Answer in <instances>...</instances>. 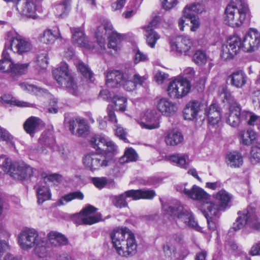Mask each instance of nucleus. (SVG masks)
<instances>
[{
  "label": "nucleus",
  "mask_w": 260,
  "mask_h": 260,
  "mask_svg": "<svg viewBox=\"0 0 260 260\" xmlns=\"http://www.w3.org/2000/svg\"><path fill=\"white\" fill-rule=\"evenodd\" d=\"M168 159L172 163L183 169H187L190 162L188 155L186 154H173L169 156Z\"/></svg>",
  "instance_id": "nucleus-31"
},
{
  "label": "nucleus",
  "mask_w": 260,
  "mask_h": 260,
  "mask_svg": "<svg viewBox=\"0 0 260 260\" xmlns=\"http://www.w3.org/2000/svg\"><path fill=\"white\" fill-rule=\"evenodd\" d=\"M2 56V58L0 60V70L4 72H11L13 62L6 49H4Z\"/></svg>",
  "instance_id": "nucleus-38"
},
{
  "label": "nucleus",
  "mask_w": 260,
  "mask_h": 260,
  "mask_svg": "<svg viewBox=\"0 0 260 260\" xmlns=\"http://www.w3.org/2000/svg\"><path fill=\"white\" fill-rule=\"evenodd\" d=\"M201 106V103L196 100L191 101L186 104L182 112L184 119L190 121L197 119Z\"/></svg>",
  "instance_id": "nucleus-24"
},
{
  "label": "nucleus",
  "mask_w": 260,
  "mask_h": 260,
  "mask_svg": "<svg viewBox=\"0 0 260 260\" xmlns=\"http://www.w3.org/2000/svg\"><path fill=\"white\" fill-rule=\"evenodd\" d=\"M28 64L27 63L19 64L13 63L11 73L15 75L25 74L27 70Z\"/></svg>",
  "instance_id": "nucleus-49"
},
{
  "label": "nucleus",
  "mask_w": 260,
  "mask_h": 260,
  "mask_svg": "<svg viewBox=\"0 0 260 260\" xmlns=\"http://www.w3.org/2000/svg\"><path fill=\"white\" fill-rule=\"evenodd\" d=\"M183 140L184 138L182 133L175 129L168 131L165 136V141L168 146L179 145L183 142Z\"/></svg>",
  "instance_id": "nucleus-28"
},
{
  "label": "nucleus",
  "mask_w": 260,
  "mask_h": 260,
  "mask_svg": "<svg viewBox=\"0 0 260 260\" xmlns=\"http://www.w3.org/2000/svg\"><path fill=\"white\" fill-rule=\"evenodd\" d=\"M176 189L179 193L186 195H208L202 188L196 185H193L190 189H187L183 186H177Z\"/></svg>",
  "instance_id": "nucleus-41"
},
{
  "label": "nucleus",
  "mask_w": 260,
  "mask_h": 260,
  "mask_svg": "<svg viewBox=\"0 0 260 260\" xmlns=\"http://www.w3.org/2000/svg\"><path fill=\"white\" fill-rule=\"evenodd\" d=\"M182 240L181 235H174L163 246L165 255L170 260H183L188 254L189 251L186 246L179 245L176 248L174 245L180 244Z\"/></svg>",
  "instance_id": "nucleus-5"
},
{
  "label": "nucleus",
  "mask_w": 260,
  "mask_h": 260,
  "mask_svg": "<svg viewBox=\"0 0 260 260\" xmlns=\"http://www.w3.org/2000/svg\"><path fill=\"white\" fill-rule=\"evenodd\" d=\"M41 242H43V239L34 229H24L18 236V244L21 249L25 250H28L36 245L41 244Z\"/></svg>",
  "instance_id": "nucleus-10"
},
{
  "label": "nucleus",
  "mask_w": 260,
  "mask_h": 260,
  "mask_svg": "<svg viewBox=\"0 0 260 260\" xmlns=\"http://www.w3.org/2000/svg\"><path fill=\"white\" fill-rule=\"evenodd\" d=\"M191 84L186 79H175L171 81L167 87L168 95L174 99H181L190 91Z\"/></svg>",
  "instance_id": "nucleus-11"
},
{
  "label": "nucleus",
  "mask_w": 260,
  "mask_h": 260,
  "mask_svg": "<svg viewBox=\"0 0 260 260\" xmlns=\"http://www.w3.org/2000/svg\"><path fill=\"white\" fill-rule=\"evenodd\" d=\"M163 210L171 216L177 217L186 225L194 229L197 231L201 232L202 228L198 224L192 213L185 209L180 203L177 202L175 205H171L164 202L160 199Z\"/></svg>",
  "instance_id": "nucleus-4"
},
{
  "label": "nucleus",
  "mask_w": 260,
  "mask_h": 260,
  "mask_svg": "<svg viewBox=\"0 0 260 260\" xmlns=\"http://www.w3.org/2000/svg\"><path fill=\"white\" fill-rule=\"evenodd\" d=\"M96 210V208L89 205L83 209L77 216L81 220L82 223L92 224L102 219L101 214L94 215Z\"/></svg>",
  "instance_id": "nucleus-19"
},
{
  "label": "nucleus",
  "mask_w": 260,
  "mask_h": 260,
  "mask_svg": "<svg viewBox=\"0 0 260 260\" xmlns=\"http://www.w3.org/2000/svg\"><path fill=\"white\" fill-rule=\"evenodd\" d=\"M14 4L18 13L22 16L34 18L36 13V5L32 0H4Z\"/></svg>",
  "instance_id": "nucleus-15"
},
{
  "label": "nucleus",
  "mask_w": 260,
  "mask_h": 260,
  "mask_svg": "<svg viewBox=\"0 0 260 260\" xmlns=\"http://www.w3.org/2000/svg\"><path fill=\"white\" fill-rule=\"evenodd\" d=\"M109 160L105 154L101 153H90L86 154L83 158L84 166L90 170L94 171L101 167L108 166Z\"/></svg>",
  "instance_id": "nucleus-13"
},
{
  "label": "nucleus",
  "mask_w": 260,
  "mask_h": 260,
  "mask_svg": "<svg viewBox=\"0 0 260 260\" xmlns=\"http://www.w3.org/2000/svg\"><path fill=\"white\" fill-rule=\"evenodd\" d=\"M190 20L191 24L190 30L194 32L197 31L200 27L201 23L198 16L195 15H191L190 17H186Z\"/></svg>",
  "instance_id": "nucleus-54"
},
{
  "label": "nucleus",
  "mask_w": 260,
  "mask_h": 260,
  "mask_svg": "<svg viewBox=\"0 0 260 260\" xmlns=\"http://www.w3.org/2000/svg\"><path fill=\"white\" fill-rule=\"evenodd\" d=\"M218 95L220 99L223 103L226 102L230 106L239 104L232 96V93L225 86H220L218 90Z\"/></svg>",
  "instance_id": "nucleus-35"
},
{
  "label": "nucleus",
  "mask_w": 260,
  "mask_h": 260,
  "mask_svg": "<svg viewBox=\"0 0 260 260\" xmlns=\"http://www.w3.org/2000/svg\"><path fill=\"white\" fill-rule=\"evenodd\" d=\"M123 39V36L116 31H112L109 37L108 47L112 49L115 52L121 49V42Z\"/></svg>",
  "instance_id": "nucleus-34"
},
{
  "label": "nucleus",
  "mask_w": 260,
  "mask_h": 260,
  "mask_svg": "<svg viewBox=\"0 0 260 260\" xmlns=\"http://www.w3.org/2000/svg\"><path fill=\"white\" fill-rule=\"evenodd\" d=\"M128 79L124 85V89L128 91L135 89L137 85H143L147 80L146 76H141L136 74L134 69L131 68L127 69Z\"/></svg>",
  "instance_id": "nucleus-21"
},
{
  "label": "nucleus",
  "mask_w": 260,
  "mask_h": 260,
  "mask_svg": "<svg viewBox=\"0 0 260 260\" xmlns=\"http://www.w3.org/2000/svg\"><path fill=\"white\" fill-rule=\"evenodd\" d=\"M45 241L43 240V242L41 244L35 245V251L39 257H44L47 256L48 251L47 248L44 246Z\"/></svg>",
  "instance_id": "nucleus-56"
},
{
  "label": "nucleus",
  "mask_w": 260,
  "mask_h": 260,
  "mask_svg": "<svg viewBox=\"0 0 260 260\" xmlns=\"http://www.w3.org/2000/svg\"><path fill=\"white\" fill-rule=\"evenodd\" d=\"M92 147L99 153H114L117 151L115 144L103 135H95L90 140Z\"/></svg>",
  "instance_id": "nucleus-12"
},
{
  "label": "nucleus",
  "mask_w": 260,
  "mask_h": 260,
  "mask_svg": "<svg viewBox=\"0 0 260 260\" xmlns=\"http://www.w3.org/2000/svg\"><path fill=\"white\" fill-rule=\"evenodd\" d=\"M139 123L144 128H157L159 127V116L154 110H147L143 115L142 121Z\"/></svg>",
  "instance_id": "nucleus-22"
},
{
  "label": "nucleus",
  "mask_w": 260,
  "mask_h": 260,
  "mask_svg": "<svg viewBox=\"0 0 260 260\" xmlns=\"http://www.w3.org/2000/svg\"><path fill=\"white\" fill-rule=\"evenodd\" d=\"M205 10V6L203 4L193 3L186 5L183 10L185 17H190L194 15L192 12L201 14Z\"/></svg>",
  "instance_id": "nucleus-39"
},
{
  "label": "nucleus",
  "mask_w": 260,
  "mask_h": 260,
  "mask_svg": "<svg viewBox=\"0 0 260 260\" xmlns=\"http://www.w3.org/2000/svg\"><path fill=\"white\" fill-rule=\"evenodd\" d=\"M130 230L126 228L114 230L110 234L113 246L117 251L123 240L126 239L127 234Z\"/></svg>",
  "instance_id": "nucleus-26"
},
{
  "label": "nucleus",
  "mask_w": 260,
  "mask_h": 260,
  "mask_svg": "<svg viewBox=\"0 0 260 260\" xmlns=\"http://www.w3.org/2000/svg\"><path fill=\"white\" fill-rule=\"evenodd\" d=\"M252 98L254 106L260 109V90L254 91Z\"/></svg>",
  "instance_id": "nucleus-64"
},
{
  "label": "nucleus",
  "mask_w": 260,
  "mask_h": 260,
  "mask_svg": "<svg viewBox=\"0 0 260 260\" xmlns=\"http://www.w3.org/2000/svg\"><path fill=\"white\" fill-rule=\"evenodd\" d=\"M209 123L211 125H215L218 123L221 119V114L220 111H214L213 113L207 116Z\"/></svg>",
  "instance_id": "nucleus-57"
},
{
  "label": "nucleus",
  "mask_w": 260,
  "mask_h": 260,
  "mask_svg": "<svg viewBox=\"0 0 260 260\" xmlns=\"http://www.w3.org/2000/svg\"><path fill=\"white\" fill-rule=\"evenodd\" d=\"M178 3V0H163L162 6L166 10H170L175 7Z\"/></svg>",
  "instance_id": "nucleus-61"
},
{
  "label": "nucleus",
  "mask_w": 260,
  "mask_h": 260,
  "mask_svg": "<svg viewBox=\"0 0 260 260\" xmlns=\"http://www.w3.org/2000/svg\"><path fill=\"white\" fill-rule=\"evenodd\" d=\"M77 198L79 200H83V196H62L59 200L58 203V205H64L68 202Z\"/></svg>",
  "instance_id": "nucleus-62"
},
{
  "label": "nucleus",
  "mask_w": 260,
  "mask_h": 260,
  "mask_svg": "<svg viewBox=\"0 0 260 260\" xmlns=\"http://www.w3.org/2000/svg\"><path fill=\"white\" fill-rule=\"evenodd\" d=\"M124 195H155V192L153 190H129L124 192Z\"/></svg>",
  "instance_id": "nucleus-50"
},
{
  "label": "nucleus",
  "mask_w": 260,
  "mask_h": 260,
  "mask_svg": "<svg viewBox=\"0 0 260 260\" xmlns=\"http://www.w3.org/2000/svg\"><path fill=\"white\" fill-rule=\"evenodd\" d=\"M1 102L3 104L15 105L18 107H30V104L17 100L12 96L11 94H5L1 96Z\"/></svg>",
  "instance_id": "nucleus-43"
},
{
  "label": "nucleus",
  "mask_w": 260,
  "mask_h": 260,
  "mask_svg": "<svg viewBox=\"0 0 260 260\" xmlns=\"http://www.w3.org/2000/svg\"><path fill=\"white\" fill-rule=\"evenodd\" d=\"M260 46V32L255 28H250L247 31L243 40L238 36L230 37L222 45L220 57L223 60L233 59L241 50L252 52Z\"/></svg>",
  "instance_id": "nucleus-1"
},
{
  "label": "nucleus",
  "mask_w": 260,
  "mask_h": 260,
  "mask_svg": "<svg viewBox=\"0 0 260 260\" xmlns=\"http://www.w3.org/2000/svg\"><path fill=\"white\" fill-rule=\"evenodd\" d=\"M192 59L196 64L203 66L207 63L208 56L205 51L198 49L193 54Z\"/></svg>",
  "instance_id": "nucleus-45"
},
{
  "label": "nucleus",
  "mask_w": 260,
  "mask_h": 260,
  "mask_svg": "<svg viewBox=\"0 0 260 260\" xmlns=\"http://www.w3.org/2000/svg\"><path fill=\"white\" fill-rule=\"evenodd\" d=\"M157 109L164 116L171 117L174 115L178 111L177 103L167 98H161L157 102Z\"/></svg>",
  "instance_id": "nucleus-20"
},
{
  "label": "nucleus",
  "mask_w": 260,
  "mask_h": 260,
  "mask_svg": "<svg viewBox=\"0 0 260 260\" xmlns=\"http://www.w3.org/2000/svg\"><path fill=\"white\" fill-rule=\"evenodd\" d=\"M49 243L54 247L66 245L68 243V238L62 234L57 231H50L47 235Z\"/></svg>",
  "instance_id": "nucleus-27"
},
{
  "label": "nucleus",
  "mask_w": 260,
  "mask_h": 260,
  "mask_svg": "<svg viewBox=\"0 0 260 260\" xmlns=\"http://www.w3.org/2000/svg\"><path fill=\"white\" fill-rule=\"evenodd\" d=\"M79 136H83L88 134L89 126L83 119H81L77 129Z\"/></svg>",
  "instance_id": "nucleus-53"
},
{
  "label": "nucleus",
  "mask_w": 260,
  "mask_h": 260,
  "mask_svg": "<svg viewBox=\"0 0 260 260\" xmlns=\"http://www.w3.org/2000/svg\"><path fill=\"white\" fill-rule=\"evenodd\" d=\"M40 119L35 117L28 118L24 124V128L27 133L34 134L39 129Z\"/></svg>",
  "instance_id": "nucleus-40"
},
{
  "label": "nucleus",
  "mask_w": 260,
  "mask_h": 260,
  "mask_svg": "<svg viewBox=\"0 0 260 260\" xmlns=\"http://www.w3.org/2000/svg\"><path fill=\"white\" fill-rule=\"evenodd\" d=\"M240 143L244 145H250L256 138V133L251 129L246 131H241L238 135Z\"/></svg>",
  "instance_id": "nucleus-37"
},
{
  "label": "nucleus",
  "mask_w": 260,
  "mask_h": 260,
  "mask_svg": "<svg viewBox=\"0 0 260 260\" xmlns=\"http://www.w3.org/2000/svg\"><path fill=\"white\" fill-rule=\"evenodd\" d=\"M8 41L5 43V49L15 53L23 55L31 50L32 45L26 38L18 35H13L12 32L7 34Z\"/></svg>",
  "instance_id": "nucleus-7"
},
{
  "label": "nucleus",
  "mask_w": 260,
  "mask_h": 260,
  "mask_svg": "<svg viewBox=\"0 0 260 260\" xmlns=\"http://www.w3.org/2000/svg\"><path fill=\"white\" fill-rule=\"evenodd\" d=\"M249 160L253 165L260 162V143H256L251 147Z\"/></svg>",
  "instance_id": "nucleus-46"
},
{
  "label": "nucleus",
  "mask_w": 260,
  "mask_h": 260,
  "mask_svg": "<svg viewBox=\"0 0 260 260\" xmlns=\"http://www.w3.org/2000/svg\"><path fill=\"white\" fill-rule=\"evenodd\" d=\"M112 25L109 22H105L98 27L95 31V36L100 53H104L105 52V37L107 34L111 35L112 31H114Z\"/></svg>",
  "instance_id": "nucleus-18"
},
{
  "label": "nucleus",
  "mask_w": 260,
  "mask_h": 260,
  "mask_svg": "<svg viewBox=\"0 0 260 260\" xmlns=\"http://www.w3.org/2000/svg\"><path fill=\"white\" fill-rule=\"evenodd\" d=\"M19 85L23 90L37 95L46 91V90H44L43 89L35 85L29 84L26 82L21 83Z\"/></svg>",
  "instance_id": "nucleus-47"
},
{
  "label": "nucleus",
  "mask_w": 260,
  "mask_h": 260,
  "mask_svg": "<svg viewBox=\"0 0 260 260\" xmlns=\"http://www.w3.org/2000/svg\"><path fill=\"white\" fill-rule=\"evenodd\" d=\"M231 84L237 88H242L247 82V76L242 71H238L234 72L230 76Z\"/></svg>",
  "instance_id": "nucleus-32"
},
{
  "label": "nucleus",
  "mask_w": 260,
  "mask_h": 260,
  "mask_svg": "<svg viewBox=\"0 0 260 260\" xmlns=\"http://www.w3.org/2000/svg\"><path fill=\"white\" fill-rule=\"evenodd\" d=\"M195 73L196 72L193 68L187 67L183 70L182 74L185 78L184 79L186 80V79H193L194 77Z\"/></svg>",
  "instance_id": "nucleus-63"
},
{
  "label": "nucleus",
  "mask_w": 260,
  "mask_h": 260,
  "mask_svg": "<svg viewBox=\"0 0 260 260\" xmlns=\"http://www.w3.org/2000/svg\"><path fill=\"white\" fill-rule=\"evenodd\" d=\"M197 201V205L205 210L206 215H217L220 208H229L232 205L231 196H192Z\"/></svg>",
  "instance_id": "nucleus-3"
},
{
  "label": "nucleus",
  "mask_w": 260,
  "mask_h": 260,
  "mask_svg": "<svg viewBox=\"0 0 260 260\" xmlns=\"http://www.w3.org/2000/svg\"><path fill=\"white\" fill-rule=\"evenodd\" d=\"M124 158H126L125 161H135L137 160L138 155L133 149L129 148L126 150L124 153Z\"/></svg>",
  "instance_id": "nucleus-55"
},
{
  "label": "nucleus",
  "mask_w": 260,
  "mask_h": 260,
  "mask_svg": "<svg viewBox=\"0 0 260 260\" xmlns=\"http://www.w3.org/2000/svg\"><path fill=\"white\" fill-rule=\"evenodd\" d=\"M52 73L55 79L59 85L67 88L73 94H77V86L70 74L68 66L66 62H61L59 67L54 69Z\"/></svg>",
  "instance_id": "nucleus-8"
},
{
  "label": "nucleus",
  "mask_w": 260,
  "mask_h": 260,
  "mask_svg": "<svg viewBox=\"0 0 260 260\" xmlns=\"http://www.w3.org/2000/svg\"><path fill=\"white\" fill-rule=\"evenodd\" d=\"M13 140V137L6 129L0 127V141L14 145Z\"/></svg>",
  "instance_id": "nucleus-51"
},
{
  "label": "nucleus",
  "mask_w": 260,
  "mask_h": 260,
  "mask_svg": "<svg viewBox=\"0 0 260 260\" xmlns=\"http://www.w3.org/2000/svg\"><path fill=\"white\" fill-rule=\"evenodd\" d=\"M35 188L37 191V195H51L50 189L45 183L36 185Z\"/></svg>",
  "instance_id": "nucleus-52"
},
{
  "label": "nucleus",
  "mask_w": 260,
  "mask_h": 260,
  "mask_svg": "<svg viewBox=\"0 0 260 260\" xmlns=\"http://www.w3.org/2000/svg\"><path fill=\"white\" fill-rule=\"evenodd\" d=\"M229 107L226 122L233 127H237L244 119H242L241 107L239 104Z\"/></svg>",
  "instance_id": "nucleus-23"
},
{
  "label": "nucleus",
  "mask_w": 260,
  "mask_h": 260,
  "mask_svg": "<svg viewBox=\"0 0 260 260\" xmlns=\"http://www.w3.org/2000/svg\"><path fill=\"white\" fill-rule=\"evenodd\" d=\"M239 217L234 223L233 229L237 231L245 225L254 230H260V221L255 214L254 210L251 208L238 212Z\"/></svg>",
  "instance_id": "nucleus-9"
},
{
  "label": "nucleus",
  "mask_w": 260,
  "mask_h": 260,
  "mask_svg": "<svg viewBox=\"0 0 260 260\" xmlns=\"http://www.w3.org/2000/svg\"><path fill=\"white\" fill-rule=\"evenodd\" d=\"M113 101L116 110L120 111L125 110L127 99L125 97L116 95L113 97Z\"/></svg>",
  "instance_id": "nucleus-48"
},
{
  "label": "nucleus",
  "mask_w": 260,
  "mask_h": 260,
  "mask_svg": "<svg viewBox=\"0 0 260 260\" xmlns=\"http://www.w3.org/2000/svg\"><path fill=\"white\" fill-rule=\"evenodd\" d=\"M172 51L184 55L190 56L192 52L193 44L192 39L188 36H181L175 41L170 42Z\"/></svg>",
  "instance_id": "nucleus-14"
},
{
  "label": "nucleus",
  "mask_w": 260,
  "mask_h": 260,
  "mask_svg": "<svg viewBox=\"0 0 260 260\" xmlns=\"http://www.w3.org/2000/svg\"><path fill=\"white\" fill-rule=\"evenodd\" d=\"M226 161L228 166L231 168H239L243 164V158L240 153L234 151L227 154Z\"/></svg>",
  "instance_id": "nucleus-33"
},
{
  "label": "nucleus",
  "mask_w": 260,
  "mask_h": 260,
  "mask_svg": "<svg viewBox=\"0 0 260 260\" xmlns=\"http://www.w3.org/2000/svg\"><path fill=\"white\" fill-rule=\"evenodd\" d=\"M1 159L4 161V171L15 179L21 180L33 175L34 170L29 166L25 164L12 165L11 159L4 156H2Z\"/></svg>",
  "instance_id": "nucleus-6"
},
{
  "label": "nucleus",
  "mask_w": 260,
  "mask_h": 260,
  "mask_svg": "<svg viewBox=\"0 0 260 260\" xmlns=\"http://www.w3.org/2000/svg\"><path fill=\"white\" fill-rule=\"evenodd\" d=\"M126 235V239L121 243L117 251L119 255L123 257L133 255L136 253L137 248L134 234L130 231Z\"/></svg>",
  "instance_id": "nucleus-17"
},
{
  "label": "nucleus",
  "mask_w": 260,
  "mask_h": 260,
  "mask_svg": "<svg viewBox=\"0 0 260 260\" xmlns=\"http://www.w3.org/2000/svg\"><path fill=\"white\" fill-rule=\"evenodd\" d=\"M204 212L205 216L206 217L208 225V228L210 230L214 231L216 229V223L213 219L214 217L218 216L217 215H206L207 212L205 210H202Z\"/></svg>",
  "instance_id": "nucleus-58"
},
{
  "label": "nucleus",
  "mask_w": 260,
  "mask_h": 260,
  "mask_svg": "<svg viewBox=\"0 0 260 260\" xmlns=\"http://www.w3.org/2000/svg\"><path fill=\"white\" fill-rule=\"evenodd\" d=\"M106 79V84L108 87L116 88L122 86L124 88V84L128 79L127 69L124 72L118 70L109 71Z\"/></svg>",
  "instance_id": "nucleus-16"
},
{
  "label": "nucleus",
  "mask_w": 260,
  "mask_h": 260,
  "mask_svg": "<svg viewBox=\"0 0 260 260\" xmlns=\"http://www.w3.org/2000/svg\"><path fill=\"white\" fill-rule=\"evenodd\" d=\"M74 63L78 70L85 78L91 82L93 81V74L87 65L80 60H76Z\"/></svg>",
  "instance_id": "nucleus-42"
},
{
  "label": "nucleus",
  "mask_w": 260,
  "mask_h": 260,
  "mask_svg": "<svg viewBox=\"0 0 260 260\" xmlns=\"http://www.w3.org/2000/svg\"><path fill=\"white\" fill-rule=\"evenodd\" d=\"M72 0H61L55 6V15L57 18H64L69 15L71 9Z\"/></svg>",
  "instance_id": "nucleus-29"
},
{
  "label": "nucleus",
  "mask_w": 260,
  "mask_h": 260,
  "mask_svg": "<svg viewBox=\"0 0 260 260\" xmlns=\"http://www.w3.org/2000/svg\"><path fill=\"white\" fill-rule=\"evenodd\" d=\"M61 34L58 27L54 28V30L46 29L42 33L39 35V40L46 44H52L55 41L58 39H61Z\"/></svg>",
  "instance_id": "nucleus-25"
},
{
  "label": "nucleus",
  "mask_w": 260,
  "mask_h": 260,
  "mask_svg": "<svg viewBox=\"0 0 260 260\" xmlns=\"http://www.w3.org/2000/svg\"><path fill=\"white\" fill-rule=\"evenodd\" d=\"M242 119L247 120V123L250 125H257L259 126L260 117L253 112L247 111L242 112Z\"/></svg>",
  "instance_id": "nucleus-44"
},
{
  "label": "nucleus",
  "mask_w": 260,
  "mask_h": 260,
  "mask_svg": "<svg viewBox=\"0 0 260 260\" xmlns=\"http://www.w3.org/2000/svg\"><path fill=\"white\" fill-rule=\"evenodd\" d=\"M93 184L100 189L103 188L107 183V180L105 177H94L92 179Z\"/></svg>",
  "instance_id": "nucleus-60"
},
{
  "label": "nucleus",
  "mask_w": 260,
  "mask_h": 260,
  "mask_svg": "<svg viewBox=\"0 0 260 260\" xmlns=\"http://www.w3.org/2000/svg\"><path fill=\"white\" fill-rule=\"evenodd\" d=\"M249 18V10L245 0H232L225 9L224 21L230 26L239 27Z\"/></svg>",
  "instance_id": "nucleus-2"
},
{
  "label": "nucleus",
  "mask_w": 260,
  "mask_h": 260,
  "mask_svg": "<svg viewBox=\"0 0 260 260\" xmlns=\"http://www.w3.org/2000/svg\"><path fill=\"white\" fill-rule=\"evenodd\" d=\"M71 30L72 33V42L74 44L79 47L90 48L82 30L79 28H72Z\"/></svg>",
  "instance_id": "nucleus-30"
},
{
  "label": "nucleus",
  "mask_w": 260,
  "mask_h": 260,
  "mask_svg": "<svg viewBox=\"0 0 260 260\" xmlns=\"http://www.w3.org/2000/svg\"><path fill=\"white\" fill-rule=\"evenodd\" d=\"M145 34L147 44L151 48H154L157 41L160 39V36L153 28L145 27Z\"/></svg>",
  "instance_id": "nucleus-36"
},
{
  "label": "nucleus",
  "mask_w": 260,
  "mask_h": 260,
  "mask_svg": "<svg viewBox=\"0 0 260 260\" xmlns=\"http://www.w3.org/2000/svg\"><path fill=\"white\" fill-rule=\"evenodd\" d=\"M40 141L44 143L45 145L52 147L55 143V139L51 135L46 137V134H42L40 138Z\"/></svg>",
  "instance_id": "nucleus-59"
}]
</instances>
